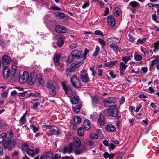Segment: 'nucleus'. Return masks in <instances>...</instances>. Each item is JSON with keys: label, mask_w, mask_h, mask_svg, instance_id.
<instances>
[{"label": "nucleus", "mask_w": 159, "mask_h": 159, "mask_svg": "<svg viewBox=\"0 0 159 159\" xmlns=\"http://www.w3.org/2000/svg\"><path fill=\"white\" fill-rule=\"evenodd\" d=\"M2 62L3 65H6L9 64L11 62L10 57L8 56L4 55L2 58Z\"/></svg>", "instance_id": "obj_15"}, {"label": "nucleus", "mask_w": 159, "mask_h": 159, "mask_svg": "<svg viewBox=\"0 0 159 159\" xmlns=\"http://www.w3.org/2000/svg\"><path fill=\"white\" fill-rule=\"evenodd\" d=\"M98 122L99 125L101 126H103L105 124V117L103 115L100 114L99 118L98 120Z\"/></svg>", "instance_id": "obj_20"}, {"label": "nucleus", "mask_w": 159, "mask_h": 159, "mask_svg": "<svg viewBox=\"0 0 159 159\" xmlns=\"http://www.w3.org/2000/svg\"><path fill=\"white\" fill-rule=\"evenodd\" d=\"M81 53V51H80L78 50H75L72 52L71 54L72 57L79 58H82Z\"/></svg>", "instance_id": "obj_12"}, {"label": "nucleus", "mask_w": 159, "mask_h": 159, "mask_svg": "<svg viewBox=\"0 0 159 159\" xmlns=\"http://www.w3.org/2000/svg\"><path fill=\"white\" fill-rule=\"evenodd\" d=\"M152 19L154 21H156L157 23H158L159 22L157 20L156 14H153L152 15Z\"/></svg>", "instance_id": "obj_62"}, {"label": "nucleus", "mask_w": 159, "mask_h": 159, "mask_svg": "<svg viewBox=\"0 0 159 159\" xmlns=\"http://www.w3.org/2000/svg\"><path fill=\"white\" fill-rule=\"evenodd\" d=\"M50 154L51 155V154L49 152H47L46 153V156H44V155H42L40 157V159H46L47 158V156H48V157H50V156H48V154Z\"/></svg>", "instance_id": "obj_57"}, {"label": "nucleus", "mask_w": 159, "mask_h": 159, "mask_svg": "<svg viewBox=\"0 0 159 159\" xmlns=\"http://www.w3.org/2000/svg\"><path fill=\"white\" fill-rule=\"evenodd\" d=\"M25 121L26 116H25V115H23L22 117L19 120V122L22 124H24L25 123Z\"/></svg>", "instance_id": "obj_46"}, {"label": "nucleus", "mask_w": 159, "mask_h": 159, "mask_svg": "<svg viewBox=\"0 0 159 159\" xmlns=\"http://www.w3.org/2000/svg\"><path fill=\"white\" fill-rule=\"evenodd\" d=\"M90 69L92 71V76H94L96 74V72L94 70V68L93 67H91L90 68Z\"/></svg>", "instance_id": "obj_60"}, {"label": "nucleus", "mask_w": 159, "mask_h": 159, "mask_svg": "<svg viewBox=\"0 0 159 159\" xmlns=\"http://www.w3.org/2000/svg\"><path fill=\"white\" fill-rule=\"evenodd\" d=\"M29 148L28 145L26 143H24L22 145V150L23 152H26Z\"/></svg>", "instance_id": "obj_39"}, {"label": "nucleus", "mask_w": 159, "mask_h": 159, "mask_svg": "<svg viewBox=\"0 0 159 159\" xmlns=\"http://www.w3.org/2000/svg\"><path fill=\"white\" fill-rule=\"evenodd\" d=\"M17 94V92L15 90L11 92V95L12 96L15 97Z\"/></svg>", "instance_id": "obj_63"}, {"label": "nucleus", "mask_w": 159, "mask_h": 159, "mask_svg": "<svg viewBox=\"0 0 159 159\" xmlns=\"http://www.w3.org/2000/svg\"><path fill=\"white\" fill-rule=\"evenodd\" d=\"M80 75V78L82 81L84 82H88L90 81V79L88 77V75L86 70H83Z\"/></svg>", "instance_id": "obj_9"}, {"label": "nucleus", "mask_w": 159, "mask_h": 159, "mask_svg": "<svg viewBox=\"0 0 159 159\" xmlns=\"http://www.w3.org/2000/svg\"><path fill=\"white\" fill-rule=\"evenodd\" d=\"M6 138V134L3 133L0 135V143H3Z\"/></svg>", "instance_id": "obj_31"}, {"label": "nucleus", "mask_w": 159, "mask_h": 159, "mask_svg": "<svg viewBox=\"0 0 159 159\" xmlns=\"http://www.w3.org/2000/svg\"><path fill=\"white\" fill-rule=\"evenodd\" d=\"M106 116H116L118 114V112L115 106H112L107 110H105L104 112Z\"/></svg>", "instance_id": "obj_3"}, {"label": "nucleus", "mask_w": 159, "mask_h": 159, "mask_svg": "<svg viewBox=\"0 0 159 159\" xmlns=\"http://www.w3.org/2000/svg\"><path fill=\"white\" fill-rule=\"evenodd\" d=\"M98 116V114L95 112L90 115V118L92 120H94L97 118Z\"/></svg>", "instance_id": "obj_41"}, {"label": "nucleus", "mask_w": 159, "mask_h": 159, "mask_svg": "<svg viewBox=\"0 0 159 159\" xmlns=\"http://www.w3.org/2000/svg\"><path fill=\"white\" fill-rule=\"evenodd\" d=\"M154 46L155 49L154 50V52H157V50H158L159 48V42L157 41V42L155 43L154 44Z\"/></svg>", "instance_id": "obj_47"}, {"label": "nucleus", "mask_w": 159, "mask_h": 159, "mask_svg": "<svg viewBox=\"0 0 159 159\" xmlns=\"http://www.w3.org/2000/svg\"><path fill=\"white\" fill-rule=\"evenodd\" d=\"M89 6V1L86 2L82 6V8L83 9H85L87 7H88Z\"/></svg>", "instance_id": "obj_56"}, {"label": "nucleus", "mask_w": 159, "mask_h": 159, "mask_svg": "<svg viewBox=\"0 0 159 159\" xmlns=\"http://www.w3.org/2000/svg\"><path fill=\"white\" fill-rule=\"evenodd\" d=\"M84 125L85 129L86 130H88L90 128V122L88 120H84Z\"/></svg>", "instance_id": "obj_28"}, {"label": "nucleus", "mask_w": 159, "mask_h": 159, "mask_svg": "<svg viewBox=\"0 0 159 159\" xmlns=\"http://www.w3.org/2000/svg\"><path fill=\"white\" fill-rule=\"evenodd\" d=\"M81 107L82 105L80 104L76 106L73 109L75 113H78L80 110Z\"/></svg>", "instance_id": "obj_34"}, {"label": "nucleus", "mask_w": 159, "mask_h": 159, "mask_svg": "<svg viewBox=\"0 0 159 159\" xmlns=\"http://www.w3.org/2000/svg\"><path fill=\"white\" fill-rule=\"evenodd\" d=\"M116 62L117 61L116 60L111 61L106 63L105 66L106 67H111L114 66Z\"/></svg>", "instance_id": "obj_29"}, {"label": "nucleus", "mask_w": 159, "mask_h": 159, "mask_svg": "<svg viewBox=\"0 0 159 159\" xmlns=\"http://www.w3.org/2000/svg\"><path fill=\"white\" fill-rule=\"evenodd\" d=\"M146 40L145 38H143L142 39H138L137 40V44H142Z\"/></svg>", "instance_id": "obj_51"}, {"label": "nucleus", "mask_w": 159, "mask_h": 159, "mask_svg": "<svg viewBox=\"0 0 159 159\" xmlns=\"http://www.w3.org/2000/svg\"><path fill=\"white\" fill-rule=\"evenodd\" d=\"M30 128L32 129L33 132L34 133H36L39 129V127H36L33 125H30Z\"/></svg>", "instance_id": "obj_38"}, {"label": "nucleus", "mask_w": 159, "mask_h": 159, "mask_svg": "<svg viewBox=\"0 0 159 159\" xmlns=\"http://www.w3.org/2000/svg\"><path fill=\"white\" fill-rule=\"evenodd\" d=\"M100 50V48L98 46H97L95 48V50L92 54V56L93 57L96 56L99 52Z\"/></svg>", "instance_id": "obj_33"}, {"label": "nucleus", "mask_w": 159, "mask_h": 159, "mask_svg": "<svg viewBox=\"0 0 159 159\" xmlns=\"http://www.w3.org/2000/svg\"><path fill=\"white\" fill-rule=\"evenodd\" d=\"M45 126L47 128L50 129L52 131L51 132L47 133V135L48 136L53 135H58L60 133L58 130L57 129L56 130L55 128V127L52 125H48Z\"/></svg>", "instance_id": "obj_7"}, {"label": "nucleus", "mask_w": 159, "mask_h": 159, "mask_svg": "<svg viewBox=\"0 0 159 159\" xmlns=\"http://www.w3.org/2000/svg\"><path fill=\"white\" fill-rule=\"evenodd\" d=\"M17 66V61H15L14 64H13L12 66L11 72L13 75H14L16 71Z\"/></svg>", "instance_id": "obj_24"}, {"label": "nucleus", "mask_w": 159, "mask_h": 159, "mask_svg": "<svg viewBox=\"0 0 159 159\" xmlns=\"http://www.w3.org/2000/svg\"><path fill=\"white\" fill-rule=\"evenodd\" d=\"M26 152L31 157H34L35 156L34 150L32 149L29 148Z\"/></svg>", "instance_id": "obj_37"}, {"label": "nucleus", "mask_w": 159, "mask_h": 159, "mask_svg": "<svg viewBox=\"0 0 159 159\" xmlns=\"http://www.w3.org/2000/svg\"><path fill=\"white\" fill-rule=\"evenodd\" d=\"M72 146V144L70 143L68 147H65L60 152L63 154H70L73 151Z\"/></svg>", "instance_id": "obj_8"}, {"label": "nucleus", "mask_w": 159, "mask_h": 159, "mask_svg": "<svg viewBox=\"0 0 159 159\" xmlns=\"http://www.w3.org/2000/svg\"><path fill=\"white\" fill-rule=\"evenodd\" d=\"M37 79L39 84L41 85H43L44 84V81L42 79V76L40 75H38Z\"/></svg>", "instance_id": "obj_32"}, {"label": "nucleus", "mask_w": 159, "mask_h": 159, "mask_svg": "<svg viewBox=\"0 0 159 159\" xmlns=\"http://www.w3.org/2000/svg\"><path fill=\"white\" fill-rule=\"evenodd\" d=\"M10 74V69L7 66H6L4 69L3 72V76L5 79L8 78Z\"/></svg>", "instance_id": "obj_16"}, {"label": "nucleus", "mask_w": 159, "mask_h": 159, "mask_svg": "<svg viewBox=\"0 0 159 159\" xmlns=\"http://www.w3.org/2000/svg\"><path fill=\"white\" fill-rule=\"evenodd\" d=\"M62 159H74L72 157L65 156L62 157Z\"/></svg>", "instance_id": "obj_64"}, {"label": "nucleus", "mask_w": 159, "mask_h": 159, "mask_svg": "<svg viewBox=\"0 0 159 159\" xmlns=\"http://www.w3.org/2000/svg\"><path fill=\"white\" fill-rule=\"evenodd\" d=\"M121 11L119 8L118 7H115L113 11L114 15L116 16H117L120 14Z\"/></svg>", "instance_id": "obj_27"}, {"label": "nucleus", "mask_w": 159, "mask_h": 159, "mask_svg": "<svg viewBox=\"0 0 159 159\" xmlns=\"http://www.w3.org/2000/svg\"><path fill=\"white\" fill-rule=\"evenodd\" d=\"M94 34L96 35H99L102 36H103L104 35V34L102 32L99 30L95 31Z\"/></svg>", "instance_id": "obj_50"}, {"label": "nucleus", "mask_w": 159, "mask_h": 159, "mask_svg": "<svg viewBox=\"0 0 159 159\" xmlns=\"http://www.w3.org/2000/svg\"><path fill=\"white\" fill-rule=\"evenodd\" d=\"M98 42L103 46L106 45V43L105 41L102 39L101 38H98Z\"/></svg>", "instance_id": "obj_52"}, {"label": "nucleus", "mask_w": 159, "mask_h": 159, "mask_svg": "<svg viewBox=\"0 0 159 159\" xmlns=\"http://www.w3.org/2000/svg\"><path fill=\"white\" fill-rule=\"evenodd\" d=\"M63 40L62 36H61L58 38V45L59 47H61L63 44Z\"/></svg>", "instance_id": "obj_45"}, {"label": "nucleus", "mask_w": 159, "mask_h": 159, "mask_svg": "<svg viewBox=\"0 0 159 159\" xmlns=\"http://www.w3.org/2000/svg\"><path fill=\"white\" fill-rule=\"evenodd\" d=\"M67 58L68 59L66 60V61L67 62L70 63L73 62V57H72L71 56H69L67 57Z\"/></svg>", "instance_id": "obj_59"}, {"label": "nucleus", "mask_w": 159, "mask_h": 159, "mask_svg": "<svg viewBox=\"0 0 159 159\" xmlns=\"http://www.w3.org/2000/svg\"><path fill=\"white\" fill-rule=\"evenodd\" d=\"M55 16L59 19H62L65 17V14L61 12H57L54 14Z\"/></svg>", "instance_id": "obj_21"}, {"label": "nucleus", "mask_w": 159, "mask_h": 159, "mask_svg": "<svg viewBox=\"0 0 159 159\" xmlns=\"http://www.w3.org/2000/svg\"><path fill=\"white\" fill-rule=\"evenodd\" d=\"M142 59V57L140 55L137 54L135 55V59L137 61H141Z\"/></svg>", "instance_id": "obj_53"}, {"label": "nucleus", "mask_w": 159, "mask_h": 159, "mask_svg": "<svg viewBox=\"0 0 159 159\" xmlns=\"http://www.w3.org/2000/svg\"><path fill=\"white\" fill-rule=\"evenodd\" d=\"M127 66V65H125L123 62H121L120 64V70L121 71L125 70Z\"/></svg>", "instance_id": "obj_43"}, {"label": "nucleus", "mask_w": 159, "mask_h": 159, "mask_svg": "<svg viewBox=\"0 0 159 159\" xmlns=\"http://www.w3.org/2000/svg\"><path fill=\"white\" fill-rule=\"evenodd\" d=\"M79 100L78 96L75 95L71 99V102L73 104H76L78 103Z\"/></svg>", "instance_id": "obj_25"}, {"label": "nucleus", "mask_w": 159, "mask_h": 159, "mask_svg": "<svg viewBox=\"0 0 159 159\" xmlns=\"http://www.w3.org/2000/svg\"><path fill=\"white\" fill-rule=\"evenodd\" d=\"M89 50L87 48L85 49L84 52L82 51V57L83 58V60H84V59H85L86 57L87 54Z\"/></svg>", "instance_id": "obj_40"}, {"label": "nucleus", "mask_w": 159, "mask_h": 159, "mask_svg": "<svg viewBox=\"0 0 159 159\" xmlns=\"http://www.w3.org/2000/svg\"><path fill=\"white\" fill-rule=\"evenodd\" d=\"M129 5H130L133 8H136L138 7L140 5L139 3L137 2L133 1L131 2L129 4Z\"/></svg>", "instance_id": "obj_30"}, {"label": "nucleus", "mask_w": 159, "mask_h": 159, "mask_svg": "<svg viewBox=\"0 0 159 159\" xmlns=\"http://www.w3.org/2000/svg\"><path fill=\"white\" fill-rule=\"evenodd\" d=\"M72 85L75 88H79L81 86V83L76 76L74 75L70 79Z\"/></svg>", "instance_id": "obj_6"}, {"label": "nucleus", "mask_w": 159, "mask_h": 159, "mask_svg": "<svg viewBox=\"0 0 159 159\" xmlns=\"http://www.w3.org/2000/svg\"><path fill=\"white\" fill-rule=\"evenodd\" d=\"M8 136V138H11L13 137V134L12 131H10L7 133L6 135Z\"/></svg>", "instance_id": "obj_55"}, {"label": "nucleus", "mask_w": 159, "mask_h": 159, "mask_svg": "<svg viewBox=\"0 0 159 159\" xmlns=\"http://www.w3.org/2000/svg\"><path fill=\"white\" fill-rule=\"evenodd\" d=\"M7 91H5L2 93L1 94V96L3 98H6L7 97Z\"/></svg>", "instance_id": "obj_61"}, {"label": "nucleus", "mask_w": 159, "mask_h": 159, "mask_svg": "<svg viewBox=\"0 0 159 159\" xmlns=\"http://www.w3.org/2000/svg\"><path fill=\"white\" fill-rule=\"evenodd\" d=\"M16 142L13 139L7 138L3 144L4 148L5 149H8L11 150L15 147Z\"/></svg>", "instance_id": "obj_1"}, {"label": "nucleus", "mask_w": 159, "mask_h": 159, "mask_svg": "<svg viewBox=\"0 0 159 159\" xmlns=\"http://www.w3.org/2000/svg\"><path fill=\"white\" fill-rule=\"evenodd\" d=\"M28 77V73L26 71L24 72L23 74L20 76L19 82L21 84L27 82V78Z\"/></svg>", "instance_id": "obj_10"}, {"label": "nucleus", "mask_w": 159, "mask_h": 159, "mask_svg": "<svg viewBox=\"0 0 159 159\" xmlns=\"http://www.w3.org/2000/svg\"><path fill=\"white\" fill-rule=\"evenodd\" d=\"M107 42L113 44L115 43L114 38H109L107 39Z\"/></svg>", "instance_id": "obj_48"}, {"label": "nucleus", "mask_w": 159, "mask_h": 159, "mask_svg": "<svg viewBox=\"0 0 159 159\" xmlns=\"http://www.w3.org/2000/svg\"><path fill=\"white\" fill-rule=\"evenodd\" d=\"M99 100L98 97L95 96L92 98V104L95 106L99 102Z\"/></svg>", "instance_id": "obj_26"}, {"label": "nucleus", "mask_w": 159, "mask_h": 159, "mask_svg": "<svg viewBox=\"0 0 159 159\" xmlns=\"http://www.w3.org/2000/svg\"><path fill=\"white\" fill-rule=\"evenodd\" d=\"M106 130L108 132H114L116 130L115 126L112 124H108L106 127Z\"/></svg>", "instance_id": "obj_17"}, {"label": "nucleus", "mask_w": 159, "mask_h": 159, "mask_svg": "<svg viewBox=\"0 0 159 159\" xmlns=\"http://www.w3.org/2000/svg\"><path fill=\"white\" fill-rule=\"evenodd\" d=\"M117 101L116 98L111 97L106 98L103 101L104 106L106 107H109L112 103H116Z\"/></svg>", "instance_id": "obj_5"}, {"label": "nucleus", "mask_w": 159, "mask_h": 159, "mask_svg": "<svg viewBox=\"0 0 159 159\" xmlns=\"http://www.w3.org/2000/svg\"><path fill=\"white\" fill-rule=\"evenodd\" d=\"M60 59V55L59 54L55 55L53 57V61L56 66H58Z\"/></svg>", "instance_id": "obj_18"}, {"label": "nucleus", "mask_w": 159, "mask_h": 159, "mask_svg": "<svg viewBox=\"0 0 159 159\" xmlns=\"http://www.w3.org/2000/svg\"><path fill=\"white\" fill-rule=\"evenodd\" d=\"M74 121L75 123H79L81 122V119L79 116H76L74 118Z\"/></svg>", "instance_id": "obj_44"}, {"label": "nucleus", "mask_w": 159, "mask_h": 159, "mask_svg": "<svg viewBox=\"0 0 159 159\" xmlns=\"http://www.w3.org/2000/svg\"><path fill=\"white\" fill-rule=\"evenodd\" d=\"M81 143L80 140L77 137H74L73 140V145L76 148H78L81 145Z\"/></svg>", "instance_id": "obj_14"}, {"label": "nucleus", "mask_w": 159, "mask_h": 159, "mask_svg": "<svg viewBox=\"0 0 159 159\" xmlns=\"http://www.w3.org/2000/svg\"><path fill=\"white\" fill-rule=\"evenodd\" d=\"M56 32L58 33L64 34L66 32V29L64 26L57 25L55 29Z\"/></svg>", "instance_id": "obj_11"}, {"label": "nucleus", "mask_w": 159, "mask_h": 159, "mask_svg": "<svg viewBox=\"0 0 159 159\" xmlns=\"http://www.w3.org/2000/svg\"><path fill=\"white\" fill-rule=\"evenodd\" d=\"M107 22L111 27H114L115 25V19L113 16L110 15L107 17Z\"/></svg>", "instance_id": "obj_13"}, {"label": "nucleus", "mask_w": 159, "mask_h": 159, "mask_svg": "<svg viewBox=\"0 0 159 159\" xmlns=\"http://www.w3.org/2000/svg\"><path fill=\"white\" fill-rule=\"evenodd\" d=\"M62 86L63 89L65 91V93L66 94H68V92L70 90V88L66 84V83L63 82L62 83Z\"/></svg>", "instance_id": "obj_23"}, {"label": "nucleus", "mask_w": 159, "mask_h": 159, "mask_svg": "<svg viewBox=\"0 0 159 159\" xmlns=\"http://www.w3.org/2000/svg\"><path fill=\"white\" fill-rule=\"evenodd\" d=\"M75 70V68H74L73 66V64H72L70 65V68H67L66 71V73L69 72L70 73H71L72 72H73Z\"/></svg>", "instance_id": "obj_35"}, {"label": "nucleus", "mask_w": 159, "mask_h": 159, "mask_svg": "<svg viewBox=\"0 0 159 159\" xmlns=\"http://www.w3.org/2000/svg\"><path fill=\"white\" fill-rule=\"evenodd\" d=\"M86 149L85 147H82L81 149L75 150L74 151V153L76 155L81 154L86 152Z\"/></svg>", "instance_id": "obj_19"}, {"label": "nucleus", "mask_w": 159, "mask_h": 159, "mask_svg": "<svg viewBox=\"0 0 159 159\" xmlns=\"http://www.w3.org/2000/svg\"><path fill=\"white\" fill-rule=\"evenodd\" d=\"M56 66L61 71H62L64 69V65L63 63H59V65Z\"/></svg>", "instance_id": "obj_49"}, {"label": "nucleus", "mask_w": 159, "mask_h": 159, "mask_svg": "<svg viewBox=\"0 0 159 159\" xmlns=\"http://www.w3.org/2000/svg\"><path fill=\"white\" fill-rule=\"evenodd\" d=\"M110 47L114 51H117L119 48L118 46L113 45L112 44H110Z\"/></svg>", "instance_id": "obj_54"}, {"label": "nucleus", "mask_w": 159, "mask_h": 159, "mask_svg": "<svg viewBox=\"0 0 159 159\" xmlns=\"http://www.w3.org/2000/svg\"><path fill=\"white\" fill-rule=\"evenodd\" d=\"M38 75L32 72L30 75L28 74V77L27 78V83L29 85H32L34 84L37 80Z\"/></svg>", "instance_id": "obj_4"}, {"label": "nucleus", "mask_w": 159, "mask_h": 159, "mask_svg": "<svg viewBox=\"0 0 159 159\" xmlns=\"http://www.w3.org/2000/svg\"><path fill=\"white\" fill-rule=\"evenodd\" d=\"M46 87L48 89L49 94L52 97L54 96L56 94V87L52 81H48L46 84Z\"/></svg>", "instance_id": "obj_2"}, {"label": "nucleus", "mask_w": 159, "mask_h": 159, "mask_svg": "<svg viewBox=\"0 0 159 159\" xmlns=\"http://www.w3.org/2000/svg\"><path fill=\"white\" fill-rule=\"evenodd\" d=\"M103 156L106 159L109 158V159H113L114 157V154L112 153L110 154L107 152H105Z\"/></svg>", "instance_id": "obj_22"}, {"label": "nucleus", "mask_w": 159, "mask_h": 159, "mask_svg": "<svg viewBox=\"0 0 159 159\" xmlns=\"http://www.w3.org/2000/svg\"><path fill=\"white\" fill-rule=\"evenodd\" d=\"M131 57H132V56H126L123 57L122 60L124 62L127 63L128 61L131 60Z\"/></svg>", "instance_id": "obj_36"}, {"label": "nucleus", "mask_w": 159, "mask_h": 159, "mask_svg": "<svg viewBox=\"0 0 159 159\" xmlns=\"http://www.w3.org/2000/svg\"><path fill=\"white\" fill-rule=\"evenodd\" d=\"M90 137L91 139H96L98 138V135L95 134H92L90 135Z\"/></svg>", "instance_id": "obj_58"}, {"label": "nucleus", "mask_w": 159, "mask_h": 159, "mask_svg": "<svg viewBox=\"0 0 159 159\" xmlns=\"http://www.w3.org/2000/svg\"><path fill=\"white\" fill-rule=\"evenodd\" d=\"M78 133L79 135L80 136H83L84 134V130L83 128H80L78 131Z\"/></svg>", "instance_id": "obj_42"}]
</instances>
